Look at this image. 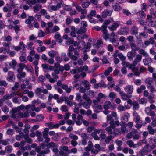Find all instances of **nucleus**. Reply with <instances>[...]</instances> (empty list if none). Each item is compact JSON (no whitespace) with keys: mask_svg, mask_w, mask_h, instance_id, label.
Wrapping results in <instances>:
<instances>
[{"mask_svg":"<svg viewBox=\"0 0 156 156\" xmlns=\"http://www.w3.org/2000/svg\"><path fill=\"white\" fill-rule=\"evenodd\" d=\"M74 49L73 46H70L69 48L68 51L69 52L67 53V55L72 60L76 61L78 59L79 54L76 50H75L74 52V55H73L71 52L74 50Z\"/></svg>","mask_w":156,"mask_h":156,"instance_id":"1","label":"nucleus"},{"mask_svg":"<svg viewBox=\"0 0 156 156\" xmlns=\"http://www.w3.org/2000/svg\"><path fill=\"white\" fill-rule=\"evenodd\" d=\"M140 137V133L136 129H135L128 133L126 136V137L128 139H130L133 137L134 140H138Z\"/></svg>","mask_w":156,"mask_h":156,"instance_id":"2","label":"nucleus"},{"mask_svg":"<svg viewBox=\"0 0 156 156\" xmlns=\"http://www.w3.org/2000/svg\"><path fill=\"white\" fill-rule=\"evenodd\" d=\"M64 5V2L62 0H59L56 5H52L48 6V9L49 11H56L59 9Z\"/></svg>","mask_w":156,"mask_h":156,"instance_id":"3","label":"nucleus"},{"mask_svg":"<svg viewBox=\"0 0 156 156\" xmlns=\"http://www.w3.org/2000/svg\"><path fill=\"white\" fill-rule=\"evenodd\" d=\"M2 39L4 41L2 43L3 46L9 48L11 44L10 42L12 40L11 36L10 35H8L6 37H2Z\"/></svg>","mask_w":156,"mask_h":156,"instance_id":"4","label":"nucleus"},{"mask_svg":"<svg viewBox=\"0 0 156 156\" xmlns=\"http://www.w3.org/2000/svg\"><path fill=\"white\" fill-rule=\"evenodd\" d=\"M151 151V148L150 146L148 144H147L142 149L139 151V153L141 156H143Z\"/></svg>","mask_w":156,"mask_h":156,"instance_id":"5","label":"nucleus"},{"mask_svg":"<svg viewBox=\"0 0 156 156\" xmlns=\"http://www.w3.org/2000/svg\"><path fill=\"white\" fill-rule=\"evenodd\" d=\"M124 90L127 93L132 95L134 90V87L132 85L129 84L125 87Z\"/></svg>","mask_w":156,"mask_h":156,"instance_id":"6","label":"nucleus"},{"mask_svg":"<svg viewBox=\"0 0 156 156\" xmlns=\"http://www.w3.org/2000/svg\"><path fill=\"white\" fill-rule=\"evenodd\" d=\"M7 80L10 82H14L15 80V75L14 72L12 71H9L8 73Z\"/></svg>","mask_w":156,"mask_h":156,"instance_id":"7","label":"nucleus"},{"mask_svg":"<svg viewBox=\"0 0 156 156\" xmlns=\"http://www.w3.org/2000/svg\"><path fill=\"white\" fill-rule=\"evenodd\" d=\"M112 10H108L107 9L105 10L102 13V17L105 18L107 17L108 16H111L112 13Z\"/></svg>","mask_w":156,"mask_h":156,"instance_id":"8","label":"nucleus"},{"mask_svg":"<svg viewBox=\"0 0 156 156\" xmlns=\"http://www.w3.org/2000/svg\"><path fill=\"white\" fill-rule=\"evenodd\" d=\"M91 104L89 103L88 101H87V102H85L83 100H81L78 103V105L79 106H83L85 108L87 109L89 108L90 105Z\"/></svg>","mask_w":156,"mask_h":156,"instance_id":"9","label":"nucleus"},{"mask_svg":"<svg viewBox=\"0 0 156 156\" xmlns=\"http://www.w3.org/2000/svg\"><path fill=\"white\" fill-rule=\"evenodd\" d=\"M120 94L122 99L123 100H126L128 99L131 98L132 97V95H130L127 93L126 94L123 91L120 92Z\"/></svg>","mask_w":156,"mask_h":156,"instance_id":"10","label":"nucleus"},{"mask_svg":"<svg viewBox=\"0 0 156 156\" xmlns=\"http://www.w3.org/2000/svg\"><path fill=\"white\" fill-rule=\"evenodd\" d=\"M80 1L81 5L83 8H88L90 4V2L87 0H85V2L83 1V0H80Z\"/></svg>","mask_w":156,"mask_h":156,"instance_id":"11","label":"nucleus"},{"mask_svg":"<svg viewBox=\"0 0 156 156\" xmlns=\"http://www.w3.org/2000/svg\"><path fill=\"white\" fill-rule=\"evenodd\" d=\"M119 23H114L112 25L108 27V29L111 31H115L117 30V28L119 27Z\"/></svg>","mask_w":156,"mask_h":156,"instance_id":"12","label":"nucleus"},{"mask_svg":"<svg viewBox=\"0 0 156 156\" xmlns=\"http://www.w3.org/2000/svg\"><path fill=\"white\" fill-rule=\"evenodd\" d=\"M142 58V56L140 54H138L136 55V57L133 62V63H134V64L137 65L138 63L141 61Z\"/></svg>","mask_w":156,"mask_h":156,"instance_id":"13","label":"nucleus"},{"mask_svg":"<svg viewBox=\"0 0 156 156\" xmlns=\"http://www.w3.org/2000/svg\"><path fill=\"white\" fill-rule=\"evenodd\" d=\"M129 32V29L128 28L124 27L120 29V35H127Z\"/></svg>","mask_w":156,"mask_h":156,"instance_id":"14","label":"nucleus"},{"mask_svg":"<svg viewBox=\"0 0 156 156\" xmlns=\"http://www.w3.org/2000/svg\"><path fill=\"white\" fill-rule=\"evenodd\" d=\"M112 6L113 9L115 11H119L122 9L121 7L117 3H113Z\"/></svg>","mask_w":156,"mask_h":156,"instance_id":"15","label":"nucleus"},{"mask_svg":"<svg viewBox=\"0 0 156 156\" xmlns=\"http://www.w3.org/2000/svg\"><path fill=\"white\" fill-rule=\"evenodd\" d=\"M42 8V5L39 4H37L33 7V10L35 13L37 12Z\"/></svg>","mask_w":156,"mask_h":156,"instance_id":"16","label":"nucleus"},{"mask_svg":"<svg viewBox=\"0 0 156 156\" xmlns=\"http://www.w3.org/2000/svg\"><path fill=\"white\" fill-rule=\"evenodd\" d=\"M53 78H52V79H51L50 81L51 82V83H53L57 81V79L58 78V77L57 74L52 73L51 74Z\"/></svg>","mask_w":156,"mask_h":156,"instance_id":"17","label":"nucleus"},{"mask_svg":"<svg viewBox=\"0 0 156 156\" xmlns=\"http://www.w3.org/2000/svg\"><path fill=\"white\" fill-rule=\"evenodd\" d=\"M58 53L54 50H51L48 52V55L51 58H54L55 56L58 55Z\"/></svg>","mask_w":156,"mask_h":156,"instance_id":"18","label":"nucleus"},{"mask_svg":"<svg viewBox=\"0 0 156 156\" xmlns=\"http://www.w3.org/2000/svg\"><path fill=\"white\" fill-rule=\"evenodd\" d=\"M96 11L95 10H92L90 11L89 14L87 16L88 19H90V20L92 18V17L96 15Z\"/></svg>","mask_w":156,"mask_h":156,"instance_id":"19","label":"nucleus"},{"mask_svg":"<svg viewBox=\"0 0 156 156\" xmlns=\"http://www.w3.org/2000/svg\"><path fill=\"white\" fill-rule=\"evenodd\" d=\"M72 87L71 86L68 87V86L66 84H63L62 86V88L65 90L66 92L68 93H70L71 92Z\"/></svg>","mask_w":156,"mask_h":156,"instance_id":"20","label":"nucleus"},{"mask_svg":"<svg viewBox=\"0 0 156 156\" xmlns=\"http://www.w3.org/2000/svg\"><path fill=\"white\" fill-rule=\"evenodd\" d=\"M130 32L131 34H136L138 33V28L136 26H133L131 29Z\"/></svg>","mask_w":156,"mask_h":156,"instance_id":"21","label":"nucleus"},{"mask_svg":"<svg viewBox=\"0 0 156 156\" xmlns=\"http://www.w3.org/2000/svg\"><path fill=\"white\" fill-rule=\"evenodd\" d=\"M133 110H137L139 109V105L137 101H133Z\"/></svg>","mask_w":156,"mask_h":156,"instance_id":"22","label":"nucleus"},{"mask_svg":"<svg viewBox=\"0 0 156 156\" xmlns=\"http://www.w3.org/2000/svg\"><path fill=\"white\" fill-rule=\"evenodd\" d=\"M12 10V8L10 5H6L3 8V10L5 12H10Z\"/></svg>","mask_w":156,"mask_h":156,"instance_id":"23","label":"nucleus"},{"mask_svg":"<svg viewBox=\"0 0 156 156\" xmlns=\"http://www.w3.org/2000/svg\"><path fill=\"white\" fill-rule=\"evenodd\" d=\"M25 67V65L23 63H20L18 65V68L17 69V72L19 73L21 72L24 68Z\"/></svg>","mask_w":156,"mask_h":156,"instance_id":"24","label":"nucleus"},{"mask_svg":"<svg viewBox=\"0 0 156 156\" xmlns=\"http://www.w3.org/2000/svg\"><path fill=\"white\" fill-rule=\"evenodd\" d=\"M126 144L128 146L130 147L135 148V144H134L132 140H129L127 141Z\"/></svg>","mask_w":156,"mask_h":156,"instance_id":"25","label":"nucleus"},{"mask_svg":"<svg viewBox=\"0 0 156 156\" xmlns=\"http://www.w3.org/2000/svg\"><path fill=\"white\" fill-rule=\"evenodd\" d=\"M145 82L147 84V86L152 85L153 83V82L151 78H148L146 79L145 80Z\"/></svg>","mask_w":156,"mask_h":156,"instance_id":"26","label":"nucleus"},{"mask_svg":"<svg viewBox=\"0 0 156 156\" xmlns=\"http://www.w3.org/2000/svg\"><path fill=\"white\" fill-rule=\"evenodd\" d=\"M130 117V115L128 113H126L124 115L121 117V119L122 120L126 121L128 122L129 120V118Z\"/></svg>","mask_w":156,"mask_h":156,"instance_id":"27","label":"nucleus"},{"mask_svg":"<svg viewBox=\"0 0 156 156\" xmlns=\"http://www.w3.org/2000/svg\"><path fill=\"white\" fill-rule=\"evenodd\" d=\"M120 129L123 133H128L129 130L126 127V126L123 125L121 126Z\"/></svg>","mask_w":156,"mask_h":156,"instance_id":"28","label":"nucleus"},{"mask_svg":"<svg viewBox=\"0 0 156 156\" xmlns=\"http://www.w3.org/2000/svg\"><path fill=\"white\" fill-rule=\"evenodd\" d=\"M72 84L74 87L76 88H79L80 86V84L78 80H75L74 81L72 82Z\"/></svg>","mask_w":156,"mask_h":156,"instance_id":"29","label":"nucleus"},{"mask_svg":"<svg viewBox=\"0 0 156 156\" xmlns=\"http://www.w3.org/2000/svg\"><path fill=\"white\" fill-rule=\"evenodd\" d=\"M111 105L110 102L109 101H107L104 103V108L106 110H107L110 108Z\"/></svg>","mask_w":156,"mask_h":156,"instance_id":"30","label":"nucleus"},{"mask_svg":"<svg viewBox=\"0 0 156 156\" xmlns=\"http://www.w3.org/2000/svg\"><path fill=\"white\" fill-rule=\"evenodd\" d=\"M106 97V96L105 95L102 93H99L97 97L96 98L98 100L100 101L101 99L102 98H105Z\"/></svg>","mask_w":156,"mask_h":156,"instance_id":"31","label":"nucleus"},{"mask_svg":"<svg viewBox=\"0 0 156 156\" xmlns=\"http://www.w3.org/2000/svg\"><path fill=\"white\" fill-rule=\"evenodd\" d=\"M116 96V94L113 92H110L108 95V98H110L111 100H113Z\"/></svg>","mask_w":156,"mask_h":156,"instance_id":"32","label":"nucleus"},{"mask_svg":"<svg viewBox=\"0 0 156 156\" xmlns=\"http://www.w3.org/2000/svg\"><path fill=\"white\" fill-rule=\"evenodd\" d=\"M130 46L131 49L134 51H136L139 49V48L137 47L134 43H130Z\"/></svg>","mask_w":156,"mask_h":156,"instance_id":"33","label":"nucleus"},{"mask_svg":"<svg viewBox=\"0 0 156 156\" xmlns=\"http://www.w3.org/2000/svg\"><path fill=\"white\" fill-rule=\"evenodd\" d=\"M26 76V73L25 72H22L19 73L17 75V77L19 79H20L22 78H24Z\"/></svg>","mask_w":156,"mask_h":156,"instance_id":"34","label":"nucleus"},{"mask_svg":"<svg viewBox=\"0 0 156 156\" xmlns=\"http://www.w3.org/2000/svg\"><path fill=\"white\" fill-rule=\"evenodd\" d=\"M50 151L48 148H47L44 150H42L40 153H38L37 156H41V155L46 154L48 153Z\"/></svg>","mask_w":156,"mask_h":156,"instance_id":"35","label":"nucleus"},{"mask_svg":"<svg viewBox=\"0 0 156 156\" xmlns=\"http://www.w3.org/2000/svg\"><path fill=\"white\" fill-rule=\"evenodd\" d=\"M146 89V87L144 85H142L140 87L137 89V92L138 94H140L142 92L143 90H144Z\"/></svg>","mask_w":156,"mask_h":156,"instance_id":"36","label":"nucleus"},{"mask_svg":"<svg viewBox=\"0 0 156 156\" xmlns=\"http://www.w3.org/2000/svg\"><path fill=\"white\" fill-rule=\"evenodd\" d=\"M58 146V145H56L55 143L53 142H51L49 143L47 145V147L49 148H51L52 147H57Z\"/></svg>","mask_w":156,"mask_h":156,"instance_id":"37","label":"nucleus"},{"mask_svg":"<svg viewBox=\"0 0 156 156\" xmlns=\"http://www.w3.org/2000/svg\"><path fill=\"white\" fill-rule=\"evenodd\" d=\"M127 56L128 58L130 60H132L133 59V51L128 52L127 54Z\"/></svg>","mask_w":156,"mask_h":156,"instance_id":"38","label":"nucleus"},{"mask_svg":"<svg viewBox=\"0 0 156 156\" xmlns=\"http://www.w3.org/2000/svg\"><path fill=\"white\" fill-rule=\"evenodd\" d=\"M69 136L70 139H72V140H76L78 139V136L72 133H70Z\"/></svg>","mask_w":156,"mask_h":156,"instance_id":"39","label":"nucleus"},{"mask_svg":"<svg viewBox=\"0 0 156 156\" xmlns=\"http://www.w3.org/2000/svg\"><path fill=\"white\" fill-rule=\"evenodd\" d=\"M147 129L150 134H154V130L153 129L151 125H149L148 126Z\"/></svg>","mask_w":156,"mask_h":156,"instance_id":"40","label":"nucleus"},{"mask_svg":"<svg viewBox=\"0 0 156 156\" xmlns=\"http://www.w3.org/2000/svg\"><path fill=\"white\" fill-rule=\"evenodd\" d=\"M34 17L32 16H29L28 18L25 20V23H30L31 22L34 21Z\"/></svg>","mask_w":156,"mask_h":156,"instance_id":"41","label":"nucleus"},{"mask_svg":"<svg viewBox=\"0 0 156 156\" xmlns=\"http://www.w3.org/2000/svg\"><path fill=\"white\" fill-rule=\"evenodd\" d=\"M34 43L31 42L28 43L27 45V47L28 49L30 50H33L34 49V47L33 46Z\"/></svg>","mask_w":156,"mask_h":156,"instance_id":"42","label":"nucleus"},{"mask_svg":"<svg viewBox=\"0 0 156 156\" xmlns=\"http://www.w3.org/2000/svg\"><path fill=\"white\" fill-rule=\"evenodd\" d=\"M138 53L140 55H142L145 57H147L148 56V55L145 51V50L142 49L138 51Z\"/></svg>","mask_w":156,"mask_h":156,"instance_id":"43","label":"nucleus"},{"mask_svg":"<svg viewBox=\"0 0 156 156\" xmlns=\"http://www.w3.org/2000/svg\"><path fill=\"white\" fill-rule=\"evenodd\" d=\"M20 87V85L19 83L16 82L15 83L14 85L11 88L12 90L15 91L17 90V89Z\"/></svg>","mask_w":156,"mask_h":156,"instance_id":"44","label":"nucleus"},{"mask_svg":"<svg viewBox=\"0 0 156 156\" xmlns=\"http://www.w3.org/2000/svg\"><path fill=\"white\" fill-rule=\"evenodd\" d=\"M82 98L83 99L85 100L86 101H88L89 103H92L91 100L90 99L88 98L86 94L85 93L82 96Z\"/></svg>","mask_w":156,"mask_h":156,"instance_id":"45","label":"nucleus"},{"mask_svg":"<svg viewBox=\"0 0 156 156\" xmlns=\"http://www.w3.org/2000/svg\"><path fill=\"white\" fill-rule=\"evenodd\" d=\"M83 85L85 88H86L87 90L90 89V85L89 82L86 80H85L84 81Z\"/></svg>","mask_w":156,"mask_h":156,"instance_id":"46","label":"nucleus"},{"mask_svg":"<svg viewBox=\"0 0 156 156\" xmlns=\"http://www.w3.org/2000/svg\"><path fill=\"white\" fill-rule=\"evenodd\" d=\"M46 50V48L44 46L38 47L37 48V50L38 52L41 53L45 51Z\"/></svg>","mask_w":156,"mask_h":156,"instance_id":"47","label":"nucleus"},{"mask_svg":"<svg viewBox=\"0 0 156 156\" xmlns=\"http://www.w3.org/2000/svg\"><path fill=\"white\" fill-rule=\"evenodd\" d=\"M60 30L59 27L56 25L54 26L53 28L51 30V33H54L59 31Z\"/></svg>","mask_w":156,"mask_h":156,"instance_id":"48","label":"nucleus"},{"mask_svg":"<svg viewBox=\"0 0 156 156\" xmlns=\"http://www.w3.org/2000/svg\"><path fill=\"white\" fill-rule=\"evenodd\" d=\"M136 65V64H134V63L132 62V64H130L129 63V67H128L132 70L133 72H134L135 70V66Z\"/></svg>","mask_w":156,"mask_h":156,"instance_id":"49","label":"nucleus"},{"mask_svg":"<svg viewBox=\"0 0 156 156\" xmlns=\"http://www.w3.org/2000/svg\"><path fill=\"white\" fill-rule=\"evenodd\" d=\"M111 23V21L108 20H105L102 26V27L107 28V25Z\"/></svg>","mask_w":156,"mask_h":156,"instance_id":"50","label":"nucleus"},{"mask_svg":"<svg viewBox=\"0 0 156 156\" xmlns=\"http://www.w3.org/2000/svg\"><path fill=\"white\" fill-rule=\"evenodd\" d=\"M117 38L115 37H110L109 38L110 42H112L113 44H114V46L115 47L117 46L118 44H117L116 45L115 44V43L116 42V39Z\"/></svg>","mask_w":156,"mask_h":156,"instance_id":"51","label":"nucleus"},{"mask_svg":"<svg viewBox=\"0 0 156 156\" xmlns=\"http://www.w3.org/2000/svg\"><path fill=\"white\" fill-rule=\"evenodd\" d=\"M128 108L127 107L121 105H119L117 107V109L119 110L122 111H124Z\"/></svg>","mask_w":156,"mask_h":156,"instance_id":"52","label":"nucleus"},{"mask_svg":"<svg viewBox=\"0 0 156 156\" xmlns=\"http://www.w3.org/2000/svg\"><path fill=\"white\" fill-rule=\"evenodd\" d=\"M112 139V136L111 135L108 136L105 138V142L106 143L108 144Z\"/></svg>","mask_w":156,"mask_h":156,"instance_id":"53","label":"nucleus"},{"mask_svg":"<svg viewBox=\"0 0 156 156\" xmlns=\"http://www.w3.org/2000/svg\"><path fill=\"white\" fill-rule=\"evenodd\" d=\"M42 91V88L41 87H40L36 89L35 90V93L37 95H39L41 94Z\"/></svg>","mask_w":156,"mask_h":156,"instance_id":"54","label":"nucleus"},{"mask_svg":"<svg viewBox=\"0 0 156 156\" xmlns=\"http://www.w3.org/2000/svg\"><path fill=\"white\" fill-rule=\"evenodd\" d=\"M112 71V69L110 67L108 68L107 70H105L104 73V74L106 76H108L110 74V72Z\"/></svg>","mask_w":156,"mask_h":156,"instance_id":"55","label":"nucleus"},{"mask_svg":"<svg viewBox=\"0 0 156 156\" xmlns=\"http://www.w3.org/2000/svg\"><path fill=\"white\" fill-rule=\"evenodd\" d=\"M85 44V43L84 42L82 41L78 42V45L77 47L78 48H81L84 47Z\"/></svg>","mask_w":156,"mask_h":156,"instance_id":"56","label":"nucleus"},{"mask_svg":"<svg viewBox=\"0 0 156 156\" xmlns=\"http://www.w3.org/2000/svg\"><path fill=\"white\" fill-rule=\"evenodd\" d=\"M117 55V56H118L120 58L121 60L122 61L125 60L126 57L125 56H123L122 53H119V55Z\"/></svg>","mask_w":156,"mask_h":156,"instance_id":"57","label":"nucleus"},{"mask_svg":"<svg viewBox=\"0 0 156 156\" xmlns=\"http://www.w3.org/2000/svg\"><path fill=\"white\" fill-rule=\"evenodd\" d=\"M113 133L115 136H117L121 134L120 130L117 129H114Z\"/></svg>","mask_w":156,"mask_h":156,"instance_id":"58","label":"nucleus"},{"mask_svg":"<svg viewBox=\"0 0 156 156\" xmlns=\"http://www.w3.org/2000/svg\"><path fill=\"white\" fill-rule=\"evenodd\" d=\"M112 129V127L109 126L106 128L105 130L107 132H108L109 134H111L113 133Z\"/></svg>","mask_w":156,"mask_h":156,"instance_id":"59","label":"nucleus"},{"mask_svg":"<svg viewBox=\"0 0 156 156\" xmlns=\"http://www.w3.org/2000/svg\"><path fill=\"white\" fill-rule=\"evenodd\" d=\"M62 112H66L68 111L67 107L65 105H62L60 108Z\"/></svg>","mask_w":156,"mask_h":156,"instance_id":"60","label":"nucleus"},{"mask_svg":"<svg viewBox=\"0 0 156 156\" xmlns=\"http://www.w3.org/2000/svg\"><path fill=\"white\" fill-rule=\"evenodd\" d=\"M93 108L97 111V109L102 110V106L100 105H96L93 106Z\"/></svg>","mask_w":156,"mask_h":156,"instance_id":"61","label":"nucleus"},{"mask_svg":"<svg viewBox=\"0 0 156 156\" xmlns=\"http://www.w3.org/2000/svg\"><path fill=\"white\" fill-rule=\"evenodd\" d=\"M86 29L85 28H82V27H81L80 30H78L77 32V33L78 34H82L81 33H84L86 32Z\"/></svg>","mask_w":156,"mask_h":156,"instance_id":"62","label":"nucleus"},{"mask_svg":"<svg viewBox=\"0 0 156 156\" xmlns=\"http://www.w3.org/2000/svg\"><path fill=\"white\" fill-rule=\"evenodd\" d=\"M20 99H19V97H14L12 99V101L15 103H18L20 101Z\"/></svg>","mask_w":156,"mask_h":156,"instance_id":"63","label":"nucleus"},{"mask_svg":"<svg viewBox=\"0 0 156 156\" xmlns=\"http://www.w3.org/2000/svg\"><path fill=\"white\" fill-rule=\"evenodd\" d=\"M91 136L96 140H100V137H99L97 134H96L94 133H92L91 134Z\"/></svg>","mask_w":156,"mask_h":156,"instance_id":"64","label":"nucleus"}]
</instances>
